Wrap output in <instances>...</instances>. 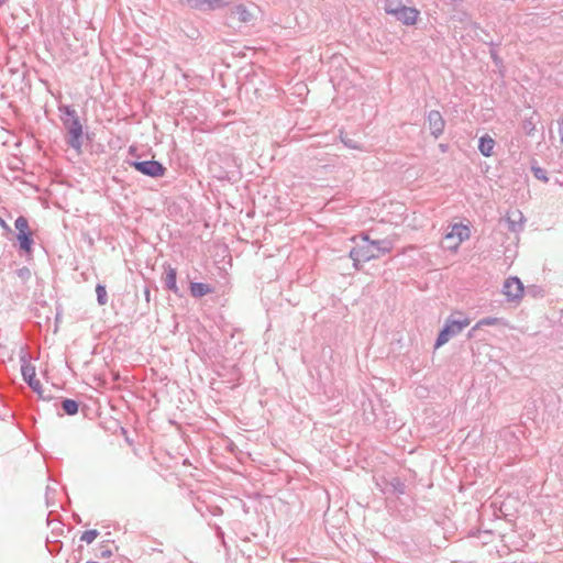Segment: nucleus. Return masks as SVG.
I'll return each mask as SVG.
<instances>
[{"mask_svg": "<svg viewBox=\"0 0 563 563\" xmlns=\"http://www.w3.org/2000/svg\"><path fill=\"white\" fill-rule=\"evenodd\" d=\"M362 239L364 243L350 251V257L356 269H360L361 263L378 258L393 250V242L389 240L369 241L367 235H364Z\"/></svg>", "mask_w": 563, "mask_h": 563, "instance_id": "1", "label": "nucleus"}, {"mask_svg": "<svg viewBox=\"0 0 563 563\" xmlns=\"http://www.w3.org/2000/svg\"><path fill=\"white\" fill-rule=\"evenodd\" d=\"M59 111L66 115L62 118L63 123L67 130V144L79 152L82 146V125L79 121L77 112L69 106L59 107Z\"/></svg>", "mask_w": 563, "mask_h": 563, "instance_id": "2", "label": "nucleus"}, {"mask_svg": "<svg viewBox=\"0 0 563 563\" xmlns=\"http://www.w3.org/2000/svg\"><path fill=\"white\" fill-rule=\"evenodd\" d=\"M471 323L468 318H464L461 320H455L453 318H448L443 329L440 331L437 341L435 347H440L446 342H449L452 338L460 334L464 328H466Z\"/></svg>", "mask_w": 563, "mask_h": 563, "instance_id": "3", "label": "nucleus"}, {"mask_svg": "<svg viewBox=\"0 0 563 563\" xmlns=\"http://www.w3.org/2000/svg\"><path fill=\"white\" fill-rule=\"evenodd\" d=\"M20 361L23 379L34 391L40 393L42 385L41 382L36 378L35 366L30 362L27 353H22Z\"/></svg>", "mask_w": 563, "mask_h": 563, "instance_id": "4", "label": "nucleus"}, {"mask_svg": "<svg viewBox=\"0 0 563 563\" xmlns=\"http://www.w3.org/2000/svg\"><path fill=\"white\" fill-rule=\"evenodd\" d=\"M470 238V229L463 224H454L451 231L445 234V242L453 240V243L445 244L444 249L455 252L461 243Z\"/></svg>", "mask_w": 563, "mask_h": 563, "instance_id": "5", "label": "nucleus"}, {"mask_svg": "<svg viewBox=\"0 0 563 563\" xmlns=\"http://www.w3.org/2000/svg\"><path fill=\"white\" fill-rule=\"evenodd\" d=\"M130 165L143 175L157 178L165 175L166 168L157 161H134Z\"/></svg>", "mask_w": 563, "mask_h": 563, "instance_id": "6", "label": "nucleus"}, {"mask_svg": "<svg viewBox=\"0 0 563 563\" xmlns=\"http://www.w3.org/2000/svg\"><path fill=\"white\" fill-rule=\"evenodd\" d=\"M523 289L521 280L516 276H511L505 280L503 294L506 296L508 301L519 302L522 299Z\"/></svg>", "mask_w": 563, "mask_h": 563, "instance_id": "7", "label": "nucleus"}, {"mask_svg": "<svg viewBox=\"0 0 563 563\" xmlns=\"http://www.w3.org/2000/svg\"><path fill=\"white\" fill-rule=\"evenodd\" d=\"M233 0H186V3L196 10H218L229 5Z\"/></svg>", "mask_w": 563, "mask_h": 563, "instance_id": "8", "label": "nucleus"}, {"mask_svg": "<svg viewBox=\"0 0 563 563\" xmlns=\"http://www.w3.org/2000/svg\"><path fill=\"white\" fill-rule=\"evenodd\" d=\"M427 120L431 134L438 139L443 133L445 126L444 119L439 111L432 110L428 113Z\"/></svg>", "mask_w": 563, "mask_h": 563, "instance_id": "9", "label": "nucleus"}, {"mask_svg": "<svg viewBox=\"0 0 563 563\" xmlns=\"http://www.w3.org/2000/svg\"><path fill=\"white\" fill-rule=\"evenodd\" d=\"M393 16H395L398 21H400L405 25H413V24H416V22L418 20L419 11L415 8L405 5Z\"/></svg>", "mask_w": 563, "mask_h": 563, "instance_id": "10", "label": "nucleus"}, {"mask_svg": "<svg viewBox=\"0 0 563 563\" xmlns=\"http://www.w3.org/2000/svg\"><path fill=\"white\" fill-rule=\"evenodd\" d=\"M164 277L163 282L166 287V289L173 291L174 294L179 292V288L177 286V271L176 268L172 267L170 265H164Z\"/></svg>", "mask_w": 563, "mask_h": 563, "instance_id": "11", "label": "nucleus"}, {"mask_svg": "<svg viewBox=\"0 0 563 563\" xmlns=\"http://www.w3.org/2000/svg\"><path fill=\"white\" fill-rule=\"evenodd\" d=\"M506 221L508 229L512 232H519L523 228V214L519 210L511 211L507 214Z\"/></svg>", "mask_w": 563, "mask_h": 563, "instance_id": "12", "label": "nucleus"}, {"mask_svg": "<svg viewBox=\"0 0 563 563\" xmlns=\"http://www.w3.org/2000/svg\"><path fill=\"white\" fill-rule=\"evenodd\" d=\"M495 141L493 137H490L489 135H483L481 139H479V142H478V151L481 152V154L485 157H489L493 155V151H494V147H495Z\"/></svg>", "mask_w": 563, "mask_h": 563, "instance_id": "13", "label": "nucleus"}, {"mask_svg": "<svg viewBox=\"0 0 563 563\" xmlns=\"http://www.w3.org/2000/svg\"><path fill=\"white\" fill-rule=\"evenodd\" d=\"M231 13L236 15L239 21L243 23L251 22L253 19V13L244 4L233 7Z\"/></svg>", "mask_w": 563, "mask_h": 563, "instance_id": "14", "label": "nucleus"}, {"mask_svg": "<svg viewBox=\"0 0 563 563\" xmlns=\"http://www.w3.org/2000/svg\"><path fill=\"white\" fill-rule=\"evenodd\" d=\"M213 291L212 287L205 283H191L190 292L194 297H202Z\"/></svg>", "mask_w": 563, "mask_h": 563, "instance_id": "15", "label": "nucleus"}, {"mask_svg": "<svg viewBox=\"0 0 563 563\" xmlns=\"http://www.w3.org/2000/svg\"><path fill=\"white\" fill-rule=\"evenodd\" d=\"M536 124H537V112L533 111L530 117L523 119L521 126H522L523 132L527 135H531L536 131Z\"/></svg>", "mask_w": 563, "mask_h": 563, "instance_id": "16", "label": "nucleus"}, {"mask_svg": "<svg viewBox=\"0 0 563 563\" xmlns=\"http://www.w3.org/2000/svg\"><path fill=\"white\" fill-rule=\"evenodd\" d=\"M404 7L402 0H385L384 9L387 14L394 15Z\"/></svg>", "mask_w": 563, "mask_h": 563, "instance_id": "17", "label": "nucleus"}, {"mask_svg": "<svg viewBox=\"0 0 563 563\" xmlns=\"http://www.w3.org/2000/svg\"><path fill=\"white\" fill-rule=\"evenodd\" d=\"M18 240L20 243V247L26 252L31 251V246L33 244V239L31 232L26 233H18Z\"/></svg>", "mask_w": 563, "mask_h": 563, "instance_id": "18", "label": "nucleus"}, {"mask_svg": "<svg viewBox=\"0 0 563 563\" xmlns=\"http://www.w3.org/2000/svg\"><path fill=\"white\" fill-rule=\"evenodd\" d=\"M78 402L76 400H73V399H64L62 401V408L63 410L69 415V416H73V415H76L78 412Z\"/></svg>", "mask_w": 563, "mask_h": 563, "instance_id": "19", "label": "nucleus"}, {"mask_svg": "<svg viewBox=\"0 0 563 563\" xmlns=\"http://www.w3.org/2000/svg\"><path fill=\"white\" fill-rule=\"evenodd\" d=\"M97 301L99 306H104L108 302V294L106 286L102 284H98L96 286Z\"/></svg>", "mask_w": 563, "mask_h": 563, "instance_id": "20", "label": "nucleus"}, {"mask_svg": "<svg viewBox=\"0 0 563 563\" xmlns=\"http://www.w3.org/2000/svg\"><path fill=\"white\" fill-rule=\"evenodd\" d=\"M15 229L19 231V233H26L30 232L29 230V222L26 218L19 217L14 222Z\"/></svg>", "mask_w": 563, "mask_h": 563, "instance_id": "21", "label": "nucleus"}, {"mask_svg": "<svg viewBox=\"0 0 563 563\" xmlns=\"http://www.w3.org/2000/svg\"><path fill=\"white\" fill-rule=\"evenodd\" d=\"M98 536H99V532L96 529H91V530L85 531L81 534L80 540L82 542H86L87 544H90V543H92L96 540V538Z\"/></svg>", "mask_w": 563, "mask_h": 563, "instance_id": "22", "label": "nucleus"}, {"mask_svg": "<svg viewBox=\"0 0 563 563\" xmlns=\"http://www.w3.org/2000/svg\"><path fill=\"white\" fill-rule=\"evenodd\" d=\"M341 142L344 144V146L352 148V150H358L363 151L362 145H360L357 142H355L352 139H349L347 136H344L342 133L340 135Z\"/></svg>", "mask_w": 563, "mask_h": 563, "instance_id": "23", "label": "nucleus"}, {"mask_svg": "<svg viewBox=\"0 0 563 563\" xmlns=\"http://www.w3.org/2000/svg\"><path fill=\"white\" fill-rule=\"evenodd\" d=\"M498 321L499 319L495 317L483 318L475 324V329H481L484 325H495Z\"/></svg>", "mask_w": 563, "mask_h": 563, "instance_id": "24", "label": "nucleus"}, {"mask_svg": "<svg viewBox=\"0 0 563 563\" xmlns=\"http://www.w3.org/2000/svg\"><path fill=\"white\" fill-rule=\"evenodd\" d=\"M533 175L537 179L548 181L547 170L541 167H532Z\"/></svg>", "mask_w": 563, "mask_h": 563, "instance_id": "25", "label": "nucleus"}, {"mask_svg": "<svg viewBox=\"0 0 563 563\" xmlns=\"http://www.w3.org/2000/svg\"><path fill=\"white\" fill-rule=\"evenodd\" d=\"M477 330H478V329H475V325H474V327L468 331L467 336H468V338H475V335H476V331H477Z\"/></svg>", "mask_w": 563, "mask_h": 563, "instance_id": "26", "label": "nucleus"}, {"mask_svg": "<svg viewBox=\"0 0 563 563\" xmlns=\"http://www.w3.org/2000/svg\"><path fill=\"white\" fill-rule=\"evenodd\" d=\"M111 554H112V553H111V551H110V550H102V551H101V556H102V558H108V556H110Z\"/></svg>", "mask_w": 563, "mask_h": 563, "instance_id": "27", "label": "nucleus"}, {"mask_svg": "<svg viewBox=\"0 0 563 563\" xmlns=\"http://www.w3.org/2000/svg\"><path fill=\"white\" fill-rule=\"evenodd\" d=\"M0 225H1L3 229H5V230H10L9 225L7 224V222H5L4 220H2L1 218H0Z\"/></svg>", "mask_w": 563, "mask_h": 563, "instance_id": "28", "label": "nucleus"}, {"mask_svg": "<svg viewBox=\"0 0 563 563\" xmlns=\"http://www.w3.org/2000/svg\"><path fill=\"white\" fill-rule=\"evenodd\" d=\"M559 125H560V135H561V141L563 142V121L562 122H559Z\"/></svg>", "mask_w": 563, "mask_h": 563, "instance_id": "29", "label": "nucleus"}, {"mask_svg": "<svg viewBox=\"0 0 563 563\" xmlns=\"http://www.w3.org/2000/svg\"><path fill=\"white\" fill-rule=\"evenodd\" d=\"M144 295H145V299H146L147 301H150L151 291H150V289H148V288H146V289H145Z\"/></svg>", "mask_w": 563, "mask_h": 563, "instance_id": "30", "label": "nucleus"}, {"mask_svg": "<svg viewBox=\"0 0 563 563\" xmlns=\"http://www.w3.org/2000/svg\"><path fill=\"white\" fill-rule=\"evenodd\" d=\"M448 243H453V240H450V242H445V238H444V239H443V242H442V246L444 247V246H445V244H448Z\"/></svg>", "mask_w": 563, "mask_h": 563, "instance_id": "31", "label": "nucleus"}, {"mask_svg": "<svg viewBox=\"0 0 563 563\" xmlns=\"http://www.w3.org/2000/svg\"><path fill=\"white\" fill-rule=\"evenodd\" d=\"M87 563H99V562H96V561H89V562H87Z\"/></svg>", "mask_w": 563, "mask_h": 563, "instance_id": "32", "label": "nucleus"}]
</instances>
